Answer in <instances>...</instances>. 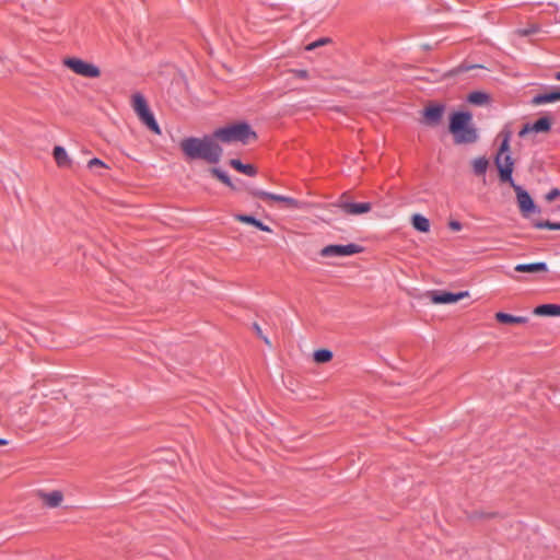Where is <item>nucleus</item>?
I'll return each mask as SVG.
<instances>
[{
	"mask_svg": "<svg viewBox=\"0 0 560 560\" xmlns=\"http://www.w3.org/2000/svg\"><path fill=\"white\" fill-rule=\"evenodd\" d=\"M560 101V90H555L548 93L538 94L533 98L534 105H542L547 103H555Z\"/></svg>",
	"mask_w": 560,
	"mask_h": 560,
	"instance_id": "19",
	"label": "nucleus"
},
{
	"mask_svg": "<svg viewBox=\"0 0 560 560\" xmlns=\"http://www.w3.org/2000/svg\"><path fill=\"white\" fill-rule=\"evenodd\" d=\"M337 207H339L346 214L349 215H360L368 213L372 209L370 202H351L345 199H340L337 203Z\"/></svg>",
	"mask_w": 560,
	"mask_h": 560,
	"instance_id": "10",
	"label": "nucleus"
},
{
	"mask_svg": "<svg viewBox=\"0 0 560 560\" xmlns=\"http://www.w3.org/2000/svg\"><path fill=\"white\" fill-rule=\"evenodd\" d=\"M328 42H329V38H320V39H318V40H316V42H313V43L308 44V45L305 47V49H306V50H308V51H311V50L316 49L317 47H320V46H323V45L327 44Z\"/></svg>",
	"mask_w": 560,
	"mask_h": 560,
	"instance_id": "30",
	"label": "nucleus"
},
{
	"mask_svg": "<svg viewBox=\"0 0 560 560\" xmlns=\"http://www.w3.org/2000/svg\"><path fill=\"white\" fill-rule=\"evenodd\" d=\"M362 248L357 244L347 245H328L322 248L320 256L323 257H345L361 253Z\"/></svg>",
	"mask_w": 560,
	"mask_h": 560,
	"instance_id": "6",
	"label": "nucleus"
},
{
	"mask_svg": "<svg viewBox=\"0 0 560 560\" xmlns=\"http://www.w3.org/2000/svg\"><path fill=\"white\" fill-rule=\"evenodd\" d=\"M444 113L443 105H430L423 112L424 121L429 126H436L440 124Z\"/></svg>",
	"mask_w": 560,
	"mask_h": 560,
	"instance_id": "14",
	"label": "nucleus"
},
{
	"mask_svg": "<svg viewBox=\"0 0 560 560\" xmlns=\"http://www.w3.org/2000/svg\"><path fill=\"white\" fill-rule=\"evenodd\" d=\"M255 330H256V332L258 334V336H259V337H261V338L264 339V341H265L268 346H270V345H271V343H270V341H269V339H268L267 337H264V336H262L261 329H260V327H259L258 325H255Z\"/></svg>",
	"mask_w": 560,
	"mask_h": 560,
	"instance_id": "34",
	"label": "nucleus"
},
{
	"mask_svg": "<svg viewBox=\"0 0 560 560\" xmlns=\"http://www.w3.org/2000/svg\"><path fill=\"white\" fill-rule=\"evenodd\" d=\"M88 167L92 170L94 167L106 168L107 166H106V164L103 161H101L100 159L94 158V159L89 161Z\"/></svg>",
	"mask_w": 560,
	"mask_h": 560,
	"instance_id": "31",
	"label": "nucleus"
},
{
	"mask_svg": "<svg viewBox=\"0 0 560 560\" xmlns=\"http://www.w3.org/2000/svg\"><path fill=\"white\" fill-rule=\"evenodd\" d=\"M467 100L470 104H474V105H485L489 101V96H488V94H486L483 92L476 91V92H471L468 95Z\"/></svg>",
	"mask_w": 560,
	"mask_h": 560,
	"instance_id": "23",
	"label": "nucleus"
},
{
	"mask_svg": "<svg viewBox=\"0 0 560 560\" xmlns=\"http://www.w3.org/2000/svg\"><path fill=\"white\" fill-rule=\"evenodd\" d=\"M230 165L234 170L248 176H254L257 173L256 168L252 164H243L240 160L236 159L230 160Z\"/></svg>",
	"mask_w": 560,
	"mask_h": 560,
	"instance_id": "21",
	"label": "nucleus"
},
{
	"mask_svg": "<svg viewBox=\"0 0 560 560\" xmlns=\"http://www.w3.org/2000/svg\"><path fill=\"white\" fill-rule=\"evenodd\" d=\"M211 174L213 176H215L220 182H222L223 184L228 185V186H231L232 187V183L230 180V177L224 173L222 172L221 170L219 168H212L211 170Z\"/></svg>",
	"mask_w": 560,
	"mask_h": 560,
	"instance_id": "27",
	"label": "nucleus"
},
{
	"mask_svg": "<svg viewBox=\"0 0 560 560\" xmlns=\"http://www.w3.org/2000/svg\"><path fill=\"white\" fill-rule=\"evenodd\" d=\"M188 159H201L208 163H217L222 155V149L214 138H186L179 144Z\"/></svg>",
	"mask_w": 560,
	"mask_h": 560,
	"instance_id": "1",
	"label": "nucleus"
},
{
	"mask_svg": "<svg viewBox=\"0 0 560 560\" xmlns=\"http://www.w3.org/2000/svg\"><path fill=\"white\" fill-rule=\"evenodd\" d=\"M558 197H560V190L558 188H553L546 195V200L551 202Z\"/></svg>",
	"mask_w": 560,
	"mask_h": 560,
	"instance_id": "32",
	"label": "nucleus"
},
{
	"mask_svg": "<svg viewBox=\"0 0 560 560\" xmlns=\"http://www.w3.org/2000/svg\"><path fill=\"white\" fill-rule=\"evenodd\" d=\"M8 444H9V442L5 439L0 438V446H5Z\"/></svg>",
	"mask_w": 560,
	"mask_h": 560,
	"instance_id": "35",
	"label": "nucleus"
},
{
	"mask_svg": "<svg viewBox=\"0 0 560 560\" xmlns=\"http://www.w3.org/2000/svg\"><path fill=\"white\" fill-rule=\"evenodd\" d=\"M533 224L536 229L560 230V223H552L549 221H535Z\"/></svg>",
	"mask_w": 560,
	"mask_h": 560,
	"instance_id": "28",
	"label": "nucleus"
},
{
	"mask_svg": "<svg viewBox=\"0 0 560 560\" xmlns=\"http://www.w3.org/2000/svg\"><path fill=\"white\" fill-rule=\"evenodd\" d=\"M52 155L59 167H69L71 165V160L63 147L56 145Z\"/></svg>",
	"mask_w": 560,
	"mask_h": 560,
	"instance_id": "20",
	"label": "nucleus"
},
{
	"mask_svg": "<svg viewBox=\"0 0 560 560\" xmlns=\"http://www.w3.org/2000/svg\"><path fill=\"white\" fill-rule=\"evenodd\" d=\"M533 314L536 316H560V305L542 304L534 308Z\"/></svg>",
	"mask_w": 560,
	"mask_h": 560,
	"instance_id": "18",
	"label": "nucleus"
},
{
	"mask_svg": "<svg viewBox=\"0 0 560 560\" xmlns=\"http://www.w3.org/2000/svg\"><path fill=\"white\" fill-rule=\"evenodd\" d=\"M555 79L560 81V71L555 74Z\"/></svg>",
	"mask_w": 560,
	"mask_h": 560,
	"instance_id": "36",
	"label": "nucleus"
},
{
	"mask_svg": "<svg viewBox=\"0 0 560 560\" xmlns=\"http://www.w3.org/2000/svg\"><path fill=\"white\" fill-rule=\"evenodd\" d=\"M37 495L43 504L50 509L59 508L63 502V493L60 490H54L50 492L39 490Z\"/></svg>",
	"mask_w": 560,
	"mask_h": 560,
	"instance_id": "12",
	"label": "nucleus"
},
{
	"mask_svg": "<svg viewBox=\"0 0 560 560\" xmlns=\"http://www.w3.org/2000/svg\"><path fill=\"white\" fill-rule=\"evenodd\" d=\"M469 296L468 291H463L458 293H451V292H432L431 293V301L434 304H452L456 303L465 298Z\"/></svg>",
	"mask_w": 560,
	"mask_h": 560,
	"instance_id": "11",
	"label": "nucleus"
},
{
	"mask_svg": "<svg viewBox=\"0 0 560 560\" xmlns=\"http://www.w3.org/2000/svg\"><path fill=\"white\" fill-rule=\"evenodd\" d=\"M516 194L518 208L524 217H527L535 210V203L527 191L515 183L510 184Z\"/></svg>",
	"mask_w": 560,
	"mask_h": 560,
	"instance_id": "9",
	"label": "nucleus"
},
{
	"mask_svg": "<svg viewBox=\"0 0 560 560\" xmlns=\"http://www.w3.org/2000/svg\"><path fill=\"white\" fill-rule=\"evenodd\" d=\"M412 226L422 233H427L430 230V222L429 220L421 215V214H413L411 218Z\"/></svg>",
	"mask_w": 560,
	"mask_h": 560,
	"instance_id": "22",
	"label": "nucleus"
},
{
	"mask_svg": "<svg viewBox=\"0 0 560 560\" xmlns=\"http://www.w3.org/2000/svg\"><path fill=\"white\" fill-rule=\"evenodd\" d=\"M252 194L254 197L266 200V201L271 200V201L282 202L287 208H290V209H300L302 207V202H300L299 200L291 198V197L276 195V194H271V192H267V191L258 190V189L253 190Z\"/></svg>",
	"mask_w": 560,
	"mask_h": 560,
	"instance_id": "8",
	"label": "nucleus"
},
{
	"mask_svg": "<svg viewBox=\"0 0 560 560\" xmlns=\"http://www.w3.org/2000/svg\"><path fill=\"white\" fill-rule=\"evenodd\" d=\"M213 138L224 143L241 142L247 144L256 140L257 135L248 124L238 122L217 129L213 132Z\"/></svg>",
	"mask_w": 560,
	"mask_h": 560,
	"instance_id": "3",
	"label": "nucleus"
},
{
	"mask_svg": "<svg viewBox=\"0 0 560 560\" xmlns=\"http://www.w3.org/2000/svg\"><path fill=\"white\" fill-rule=\"evenodd\" d=\"M517 272H547L548 266L546 262H532V264H518L514 267Z\"/></svg>",
	"mask_w": 560,
	"mask_h": 560,
	"instance_id": "16",
	"label": "nucleus"
},
{
	"mask_svg": "<svg viewBox=\"0 0 560 560\" xmlns=\"http://www.w3.org/2000/svg\"><path fill=\"white\" fill-rule=\"evenodd\" d=\"M488 160L485 158L475 159L472 162L475 173L478 175L485 174L488 168Z\"/></svg>",
	"mask_w": 560,
	"mask_h": 560,
	"instance_id": "25",
	"label": "nucleus"
},
{
	"mask_svg": "<svg viewBox=\"0 0 560 560\" xmlns=\"http://www.w3.org/2000/svg\"><path fill=\"white\" fill-rule=\"evenodd\" d=\"M450 132L457 144L474 143L478 139V132L471 122L469 113H454L451 116Z\"/></svg>",
	"mask_w": 560,
	"mask_h": 560,
	"instance_id": "2",
	"label": "nucleus"
},
{
	"mask_svg": "<svg viewBox=\"0 0 560 560\" xmlns=\"http://www.w3.org/2000/svg\"><path fill=\"white\" fill-rule=\"evenodd\" d=\"M501 136L503 137V140L501 142V145H500L498 154L510 153L511 132L510 131H504V132L501 133Z\"/></svg>",
	"mask_w": 560,
	"mask_h": 560,
	"instance_id": "26",
	"label": "nucleus"
},
{
	"mask_svg": "<svg viewBox=\"0 0 560 560\" xmlns=\"http://www.w3.org/2000/svg\"><path fill=\"white\" fill-rule=\"evenodd\" d=\"M313 357L316 363H326L332 359V352L327 349H319L314 352Z\"/></svg>",
	"mask_w": 560,
	"mask_h": 560,
	"instance_id": "24",
	"label": "nucleus"
},
{
	"mask_svg": "<svg viewBox=\"0 0 560 560\" xmlns=\"http://www.w3.org/2000/svg\"><path fill=\"white\" fill-rule=\"evenodd\" d=\"M527 32H529V34H530V33H533V32H535V31H534V30H530V28H527Z\"/></svg>",
	"mask_w": 560,
	"mask_h": 560,
	"instance_id": "38",
	"label": "nucleus"
},
{
	"mask_svg": "<svg viewBox=\"0 0 560 560\" xmlns=\"http://www.w3.org/2000/svg\"><path fill=\"white\" fill-rule=\"evenodd\" d=\"M551 127V121L547 117L539 118L533 125L526 124L518 132L520 137H525L529 132H547Z\"/></svg>",
	"mask_w": 560,
	"mask_h": 560,
	"instance_id": "13",
	"label": "nucleus"
},
{
	"mask_svg": "<svg viewBox=\"0 0 560 560\" xmlns=\"http://www.w3.org/2000/svg\"><path fill=\"white\" fill-rule=\"evenodd\" d=\"M131 105L139 117V119L154 133L161 135V129L150 110L144 96L140 93H135L131 98Z\"/></svg>",
	"mask_w": 560,
	"mask_h": 560,
	"instance_id": "4",
	"label": "nucleus"
},
{
	"mask_svg": "<svg viewBox=\"0 0 560 560\" xmlns=\"http://www.w3.org/2000/svg\"><path fill=\"white\" fill-rule=\"evenodd\" d=\"M494 162L499 170L500 179L502 182L509 183V184L514 183V180L512 178L514 162H513L511 154L510 153L497 154Z\"/></svg>",
	"mask_w": 560,
	"mask_h": 560,
	"instance_id": "7",
	"label": "nucleus"
},
{
	"mask_svg": "<svg viewBox=\"0 0 560 560\" xmlns=\"http://www.w3.org/2000/svg\"><path fill=\"white\" fill-rule=\"evenodd\" d=\"M494 318L501 324L523 325L528 322L526 316H514L503 312L495 313Z\"/></svg>",
	"mask_w": 560,
	"mask_h": 560,
	"instance_id": "17",
	"label": "nucleus"
},
{
	"mask_svg": "<svg viewBox=\"0 0 560 560\" xmlns=\"http://www.w3.org/2000/svg\"><path fill=\"white\" fill-rule=\"evenodd\" d=\"M290 74H292L296 79L301 80H307L308 79V71L305 69H291L288 71Z\"/></svg>",
	"mask_w": 560,
	"mask_h": 560,
	"instance_id": "29",
	"label": "nucleus"
},
{
	"mask_svg": "<svg viewBox=\"0 0 560 560\" xmlns=\"http://www.w3.org/2000/svg\"><path fill=\"white\" fill-rule=\"evenodd\" d=\"M522 34H523V35H527V34H529V32L524 31V32H522Z\"/></svg>",
	"mask_w": 560,
	"mask_h": 560,
	"instance_id": "37",
	"label": "nucleus"
},
{
	"mask_svg": "<svg viewBox=\"0 0 560 560\" xmlns=\"http://www.w3.org/2000/svg\"><path fill=\"white\" fill-rule=\"evenodd\" d=\"M63 65L73 71L75 74L81 75L83 78L96 79L101 77V69L92 63L88 62L83 59L69 57L63 60Z\"/></svg>",
	"mask_w": 560,
	"mask_h": 560,
	"instance_id": "5",
	"label": "nucleus"
},
{
	"mask_svg": "<svg viewBox=\"0 0 560 560\" xmlns=\"http://www.w3.org/2000/svg\"><path fill=\"white\" fill-rule=\"evenodd\" d=\"M448 226L453 231H460L462 230V224L458 221H451L448 223Z\"/></svg>",
	"mask_w": 560,
	"mask_h": 560,
	"instance_id": "33",
	"label": "nucleus"
},
{
	"mask_svg": "<svg viewBox=\"0 0 560 560\" xmlns=\"http://www.w3.org/2000/svg\"><path fill=\"white\" fill-rule=\"evenodd\" d=\"M234 219L241 223L254 225L256 229H258L262 232H267V233L272 232L270 226L266 225L265 223H262L261 221L257 220L256 218H254L252 215L235 214Z\"/></svg>",
	"mask_w": 560,
	"mask_h": 560,
	"instance_id": "15",
	"label": "nucleus"
}]
</instances>
